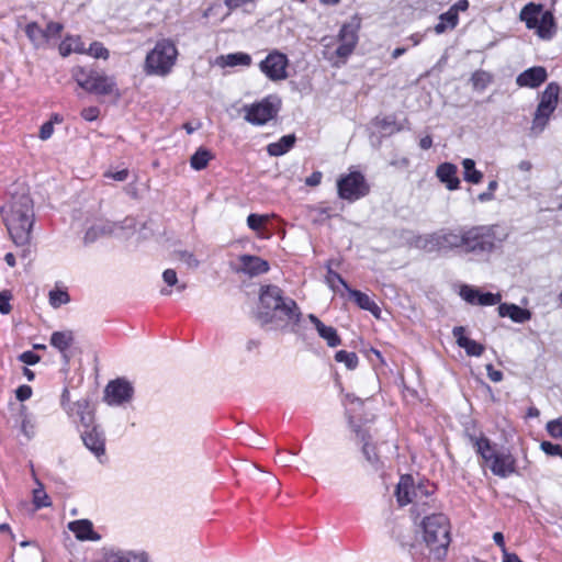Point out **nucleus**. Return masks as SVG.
<instances>
[{
	"label": "nucleus",
	"instance_id": "nucleus-60",
	"mask_svg": "<svg viewBox=\"0 0 562 562\" xmlns=\"http://www.w3.org/2000/svg\"><path fill=\"white\" fill-rule=\"evenodd\" d=\"M323 175L321 171H314L310 177L305 179L306 186L316 187L321 183Z\"/></svg>",
	"mask_w": 562,
	"mask_h": 562
},
{
	"label": "nucleus",
	"instance_id": "nucleus-32",
	"mask_svg": "<svg viewBox=\"0 0 562 562\" xmlns=\"http://www.w3.org/2000/svg\"><path fill=\"white\" fill-rule=\"evenodd\" d=\"M222 66L235 67V66H249L251 64L250 55L246 53H233L220 57Z\"/></svg>",
	"mask_w": 562,
	"mask_h": 562
},
{
	"label": "nucleus",
	"instance_id": "nucleus-12",
	"mask_svg": "<svg viewBox=\"0 0 562 562\" xmlns=\"http://www.w3.org/2000/svg\"><path fill=\"white\" fill-rule=\"evenodd\" d=\"M289 59L286 55L273 50L260 61V70L272 81L284 80L288 77L286 68Z\"/></svg>",
	"mask_w": 562,
	"mask_h": 562
},
{
	"label": "nucleus",
	"instance_id": "nucleus-43",
	"mask_svg": "<svg viewBox=\"0 0 562 562\" xmlns=\"http://www.w3.org/2000/svg\"><path fill=\"white\" fill-rule=\"evenodd\" d=\"M546 429L552 438L562 441V417L548 422Z\"/></svg>",
	"mask_w": 562,
	"mask_h": 562
},
{
	"label": "nucleus",
	"instance_id": "nucleus-31",
	"mask_svg": "<svg viewBox=\"0 0 562 562\" xmlns=\"http://www.w3.org/2000/svg\"><path fill=\"white\" fill-rule=\"evenodd\" d=\"M559 91L560 88L555 82L549 83L541 94L539 104L555 110L559 101Z\"/></svg>",
	"mask_w": 562,
	"mask_h": 562
},
{
	"label": "nucleus",
	"instance_id": "nucleus-23",
	"mask_svg": "<svg viewBox=\"0 0 562 562\" xmlns=\"http://www.w3.org/2000/svg\"><path fill=\"white\" fill-rule=\"evenodd\" d=\"M310 321L315 326L318 335L326 340L329 347L334 348L340 345V338L334 327L326 326L319 318H310Z\"/></svg>",
	"mask_w": 562,
	"mask_h": 562
},
{
	"label": "nucleus",
	"instance_id": "nucleus-21",
	"mask_svg": "<svg viewBox=\"0 0 562 562\" xmlns=\"http://www.w3.org/2000/svg\"><path fill=\"white\" fill-rule=\"evenodd\" d=\"M414 480L411 475H403L396 486V498L401 506L414 503Z\"/></svg>",
	"mask_w": 562,
	"mask_h": 562
},
{
	"label": "nucleus",
	"instance_id": "nucleus-5",
	"mask_svg": "<svg viewBox=\"0 0 562 562\" xmlns=\"http://www.w3.org/2000/svg\"><path fill=\"white\" fill-rule=\"evenodd\" d=\"M476 452L494 475L508 477L516 471V459L509 452H497L486 437L472 438Z\"/></svg>",
	"mask_w": 562,
	"mask_h": 562
},
{
	"label": "nucleus",
	"instance_id": "nucleus-7",
	"mask_svg": "<svg viewBox=\"0 0 562 562\" xmlns=\"http://www.w3.org/2000/svg\"><path fill=\"white\" fill-rule=\"evenodd\" d=\"M468 228H459L454 231L440 232L431 235L419 236L415 240V245L426 251L440 249L463 248L465 243V233Z\"/></svg>",
	"mask_w": 562,
	"mask_h": 562
},
{
	"label": "nucleus",
	"instance_id": "nucleus-1",
	"mask_svg": "<svg viewBox=\"0 0 562 562\" xmlns=\"http://www.w3.org/2000/svg\"><path fill=\"white\" fill-rule=\"evenodd\" d=\"M33 221V201L30 195L25 193L14 195L5 212L4 224L16 246H24L30 241Z\"/></svg>",
	"mask_w": 562,
	"mask_h": 562
},
{
	"label": "nucleus",
	"instance_id": "nucleus-35",
	"mask_svg": "<svg viewBox=\"0 0 562 562\" xmlns=\"http://www.w3.org/2000/svg\"><path fill=\"white\" fill-rule=\"evenodd\" d=\"M25 33L35 47H43L46 44L44 30L35 22L25 26Z\"/></svg>",
	"mask_w": 562,
	"mask_h": 562
},
{
	"label": "nucleus",
	"instance_id": "nucleus-58",
	"mask_svg": "<svg viewBox=\"0 0 562 562\" xmlns=\"http://www.w3.org/2000/svg\"><path fill=\"white\" fill-rule=\"evenodd\" d=\"M487 376L493 382H501L503 380V373L499 370L494 369L492 364L486 366Z\"/></svg>",
	"mask_w": 562,
	"mask_h": 562
},
{
	"label": "nucleus",
	"instance_id": "nucleus-15",
	"mask_svg": "<svg viewBox=\"0 0 562 562\" xmlns=\"http://www.w3.org/2000/svg\"><path fill=\"white\" fill-rule=\"evenodd\" d=\"M339 45L335 49L334 54L340 60L346 59L355 49L358 42L357 29L351 24H345L341 26L339 36Z\"/></svg>",
	"mask_w": 562,
	"mask_h": 562
},
{
	"label": "nucleus",
	"instance_id": "nucleus-62",
	"mask_svg": "<svg viewBox=\"0 0 562 562\" xmlns=\"http://www.w3.org/2000/svg\"><path fill=\"white\" fill-rule=\"evenodd\" d=\"M493 540L501 548L503 555L505 554V552H508L507 549H506L505 541H504V536H503L502 532H495L493 535Z\"/></svg>",
	"mask_w": 562,
	"mask_h": 562
},
{
	"label": "nucleus",
	"instance_id": "nucleus-22",
	"mask_svg": "<svg viewBox=\"0 0 562 562\" xmlns=\"http://www.w3.org/2000/svg\"><path fill=\"white\" fill-rule=\"evenodd\" d=\"M68 528L79 540H99V536L93 531L92 524L87 519H80L69 522Z\"/></svg>",
	"mask_w": 562,
	"mask_h": 562
},
{
	"label": "nucleus",
	"instance_id": "nucleus-19",
	"mask_svg": "<svg viewBox=\"0 0 562 562\" xmlns=\"http://www.w3.org/2000/svg\"><path fill=\"white\" fill-rule=\"evenodd\" d=\"M115 229L116 224L105 220H97L87 228L83 241L86 244L94 243L101 237L113 234Z\"/></svg>",
	"mask_w": 562,
	"mask_h": 562
},
{
	"label": "nucleus",
	"instance_id": "nucleus-42",
	"mask_svg": "<svg viewBox=\"0 0 562 562\" xmlns=\"http://www.w3.org/2000/svg\"><path fill=\"white\" fill-rule=\"evenodd\" d=\"M69 302V295L66 291L61 290H52L49 292V304L53 307H59L63 304Z\"/></svg>",
	"mask_w": 562,
	"mask_h": 562
},
{
	"label": "nucleus",
	"instance_id": "nucleus-33",
	"mask_svg": "<svg viewBox=\"0 0 562 562\" xmlns=\"http://www.w3.org/2000/svg\"><path fill=\"white\" fill-rule=\"evenodd\" d=\"M459 18L454 10L449 9L447 12L439 16V22L435 25V32L441 34L448 29H454L458 24Z\"/></svg>",
	"mask_w": 562,
	"mask_h": 562
},
{
	"label": "nucleus",
	"instance_id": "nucleus-56",
	"mask_svg": "<svg viewBox=\"0 0 562 562\" xmlns=\"http://www.w3.org/2000/svg\"><path fill=\"white\" fill-rule=\"evenodd\" d=\"M99 109L97 106H89V108H86L82 110L81 112V116L86 120V121H94L98 119L99 116Z\"/></svg>",
	"mask_w": 562,
	"mask_h": 562
},
{
	"label": "nucleus",
	"instance_id": "nucleus-34",
	"mask_svg": "<svg viewBox=\"0 0 562 562\" xmlns=\"http://www.w3.org/2000/svg\"><path fill=\"white\" fill-rule=\"evenodd\" d=\"M435 493V485L429 482L414 484L413 494L415 504H427L426 499Z\"/></svg>",
	"mask_w": 562,
	"mask_h": 562
},
{
	"label": "nucleus",
	"instance_id": "nucleus-8",
	"mask_svg": "<svg viewBox=\"0 0 562 562\" xmlns=\"http://www.w3.org/2000/svg\"><path fill=\"white\" fill-rule=\"evenodd\" d=\"M259 300L267 311L284 316H299L296 303L291 297L284 296L277 285L261 286Z\"/></svg>",
	"mask_w": 562,
	"mask_h": 562
},
{
	"label": "nucleus",
	"instance_id": "nucleus-6",
	"mask_svg": "<svg viewBox=\"0 0 562 562\" xmlns=\"http://www.w3.org/2000/svg\"><path fill=\"white\" fill-rule=\"evenodd\" d=\"M72 77L79 87L91 93L106 95L116 91L114 79L97 70L77 67L72 71Z\"/></svg>",
	"mask_w": 562,
	"mask_h": 562
},
{
	"label": "nucleus",
	"instance_id": "nucleus-3",
	"mask_svg": "<svg viewBox=\"0 0 562 562\" xmlns=\"http://www.w3.org/2000/svg\"><path fill=\"white\" fill-rule=\"evenodd\" d=\"M177 57L176 44L169 38H162L148 52L144 63V71L148 76L165 77L171 72Z\"/></svg>",
	"mask_w": 562,
	"mask_h": 562
},
{
	"label": "nucleus",
	"instance_id": "nucleus-27",
	"mask_svg": "<svg viewBox=\"0 0 562 562\" xmlns=\"http://www.w3.org/2000/svg\"><path fill=\"white\" fill-rule=\"evenodd\" d=\"M295 139L293 134L284 135L278 142L269 144L267 151L270 156H282L293 147Z\"/></svg>",
	"mask_w": 562,
	"mask_h": 562
},
{
	"label": "nucleus",
	"instance_id": "nucleus-50",
	"mask_svg": "<svg viewBox=\"0 0 562 562\" xmlns=\"http://www.w3.org/2000/svg\"><path fill=\"white\" fill-rule=\"evenodd\" d=\"M326 281L333 289L336 288L337 283L344 285L347 290L349 289L344 279L338 273L333 271L330 268L327 271Z\"/></svg>",
	"mask_w": 562,
	"mask_h": 562
},
{
	"label": "nucleus",
	"instance_id": "nucleus-16",
	"mask_svg": "<svg viewBox=\"0 0 562 562\" xmlns=\"http://www.w3.org/2000/svg\"><path fill=\"white\" fill-rule=\"evenodd\" d=\"M81 438L86 448L102 461L101 459L105 454V438L103 431L93 427L90 430H85Z\"/></svg>",
	"mask_w": 562,
	"mask_h": 562
},
{
	"label": "nucleus",
	"instance_id": "nucleus-4",
	"mask_svg": "<svg viewBox=\"0 0 562 562\" xmlns=\"http://www.w3.org/2000/svg\"><path fill=\"white\" fill-rule=\"evenodd\" d=\"M459 295L463 301L472 305H498V316H530L528 311L515 304L501 303L502 295L499 293L483 292L479 288L462 284Z\"/></svg>",
	"mask_w": 562,
	"mask_h": 562
},
{
	"label": "nucleus",
	"instance_id": "nucleus-44",
	"mask_svg": "<svg viewBox=\"0 0 562 562\" xmlns=\"http://www.w3.org/2000/svg\"><path fill=\"white\" fill-rule=\"evenodd\" d=\"M99 562H130L127 553L121 551H105Z\"/></svg>",
	"mask_w": 562,
	"mask_h": 562
},
{
	"label": "nucleus",
	"instance_id": "nucleus-41",
	"mask_svg": "<svg viewBox=\"0 0 562 562\" xmlns=\"http://www.w3.org/2000/svg\"><path fill=\"white\" fill-rule=\"evenodd\" d=\"M269 218V215L250 214L247 217V225L250 229L260 234Z\"/></svg>",
	"mask_w": 562,
	"mask_h": 562
},
{
	"label": "nucleus",
	"instance_id": "nucleus-36",
	"mask_svg": "<svg viewBox=\"0 0 562 562\" xmlns=\"http://www.w3.org/2000/svg\"><path fill=\"white\" fill-rule=\"evenodd\" d=\"M71 412H75L79 416L81 424L86 427H89L93 422V416L89 411V403L87 400L76 402L71 407Z\"/></svg>",
	"mask_w": 562,
	"mask_h": 562
},
{
	"label": "nucleus",
	"instance_id": "nucleus-55",
	"mask_svg": "<svg viewBox=\"0 0 562 562\" xmlns=\"http://www.w3.org/2000/svg\"><path fill=\"white\" fill-rule=\"evenodd\" d=\"M10 295L8 292H0V313L9 314L11 311Z\"/></svg>",
	"mask_w": 562,
	"mask_h": 562
},
{
	"label": "nucleus",
	"instance_id": "nucleus-30",
	"mask_svg": "<svg viewBox=\"0 0 562 562\" xmlns=\"http://www.w3.org/2000/svg\"><path fill=\"white\" fill-rule=\"evenodd\" d=\"M59 53L66 57L71 53H86V49L79 37L67 36L59 45Z\"/></svg>",
	"mask_w": 562,
	"mask_h": 562
},
{
	"label": "nucleus",
	"instance_id": "nucleus-40",
	"mask_svg": "<svg viewBox=\"0 0 562 562\" xmlns=\"http://www.w3.org/2000/svg\"><path fill=\"white\" fill-rule=\"evenodd\" d=\"M173 257L191 269H196L200 265V261L195 258V256L188 250H175Z\"/></svg>",
	"mask_w": 562,
	"mask_h": 562
},
{
	"label": "nucleus",
	"instance_id": "nucleus-11",
	"mask_svg": "<svg viewBox=\"0 0 562 562\" xmlns=\"http://www.w3.org/2000/svg\"><path fill=\"white\" fill-rule=\"evenodd\" d=\"M280 101L276 97H268L258 103L245 105V120L254 125H263L278 113Z\"/></svg>",
	"mask_w": 562,
	"mask_h": 562
},
{
	"label": "nucleus",
	"instance_id": "nucleus-51",
	"mask_svg": "<svg viewBox=\"0 0 562 562\" xmlns=\"http://www.w3.org/2000/svg\"><path fill=\"white\" fill-rule=\"evenodd\" d=\"M540 449L548 456H560L562 447L550 441H542Z\"/></svg>",
	"mask_w": 562,
	"mask_h": 562
},
{
	"label": "nucleus",
	"instance_id": "nucleus-49",
	"mask_svg": "<svg viewBox=\"0 0 562 562\" xmlns=\"http://www.w3.org/2000/svg\"><path fill=\"white\" fill-rule=\"evenodd\" d=\"M64 26L60 23L56 22H49L46 26V30H44V34L46 35V44L50 38H54L60 34Z\"/></svg>",
	"mask_w": 562,
	"mask_h": 562
},
{
	"label": "nucleus",
	"instance_id": "nucleus-37",
	"mask_svg": "<svg viewBox=\"0 0 562 562\" xmlns=\"http://www.w3.org/2000/svg\"><path fill=\"white\" fill-rule=\"evenodd\" d=\"M212 159V154L210 150L200 147L190 159V165L194 170H202L204 169L209 161Z\"/></svg>",
	"mask_w": 562,
	"mask_h": 562
},
{
	"label": "nucleus",
	"instance_id": "nucleus-28",
	"mask_svg": "<svg viewBox=\"0 0 562 562\" xmlns=\"http://www.w3.org/2000/svg\"><path fill=\"white\" fill-rule=\"evenodd\" d=\"M542 14L541 5L529 3L520 12V20L526 23L528 29L538 26V20Z\"/></svg>",
	"mask_w": 562,
	"mask_h": 562
},
{
	"label": "nucleus",
	"instance_id": "nucleus-38",
	"mask_svg": "<svg viewBox=\"0 0 562 562\" xmlns=\"http://www.w3.org/2000/svg\"><path fill=\"white\" fill-rule=\"evenodd\" d=\"M335 360L339 363H344L347 369L353 370L358 366V357L355 352H348L346 350H339L335 355Z\"/></svg>",
	"mask_w": 562,
	"mask_h": 562
},
{
	"label": "nucleus",
	"instance_id": "nucleus-18",
	"mask_svg": "<svg viewBox=\"0 0 562 562\" xmlns=\"http://www.w3.org/2000/svg\"><path fill=\"white\" fill-rule=\"evenodd\" d=\"M453 337L456 338L458 346L464 349L468 356L480 357L484 352V346L468 337L464 327H454Z\"/></svg>",
	"mask_w": 562,
	"mask_h": 562
},
{
	"label": "nucleus",
	"instance_id": "nucleus-52",
	"mask_svg": "<svg viewBox=\"0 0 562 562\" xmlns=\"http://www.w3.org/2000/svg\"><path fill=\"white\" fill-rule=\"evenodd\" d=\"M19 360L25 364H29V366H34L36 364L37 362H40L41 358L38 355H36L35 352L31 351V350H27V351H24L22 352L20 356H19Z\"/></svg>",
	"mask_w": 562,
	"mask_h": 562
},
{
	"label": "nucleus",
	"instance_id": "nucleus-57",
	"mask_svg": "<svg viewBox=\"0 0 562 562\" xmlns=\"http://www.w3.org/2000/svg\"><path fill=\"white\" fill-rule=\"evenodd\" d=\"M162 279L166 284L172 286L178 284L177 273L173 269H167L162 273Z\"/></svg>",
	"mask_w": 562,
	"mask_h": 562
},
{
	"label": "nucleus",
	"instance_id": "nucleus-24",
	"mask_svg": "<svg viewBox=\"0 0 562 562\" xmlns=\"http://www.w3.org/2000/svg\"><path fill=\"white\" fill-rule=\"evenodd\" d=\"M539 37L549 40L555 32L554 19L551 12H542L538 20V26L535 27Z\"/></svg>",
	"mask_w": 562,
	"mask_h": 562
},
{
	"label": "nucleus",
	"instance_id": "nucleus-29",
	"mask_svg": "<svg viewBox=\"0 0 562 562\" xmlns=\"http://www.w3.org/2000/svg\"><path fill=\"white\" fill-rule=\"evenodd\" d=\"M463 179L472 184H479L483 180V173L475 168V161L471 158L462 160Z\"/></svg>",
	"mask_w": 562,
	"mask_h": 562
},
{
	"label": "nucleus",
	"instance_id": "nucleus-9",
	"mask_svg": "<svg viewBox=\"0 0 562 562\" xmlns=\"http://www.w3.org/2000/svg\"><path fill=\"white\" fill-rule=\"evenodd\" d=\"M463 250L469 254L485 255L495 248V232L492 226H474L467 229Z\"/></svg>",
	"mask_w": 562,
	"mask_h": 562
},
{
	"label": "nucleus",
	"instance_id": "nucleus-45",
	"mask_svg": "<svg viewBox=\"0 0 562 562\" xmlns=\"http://www.w3.org/2000/svg\"><path fill=\"white\" fill-rule=\"evenodd\" d=\"M361 440L363 441V447H362V451H363V454L367 459V461L371 464V465H376L378 463V456L375 453V448L374 446H372L366 438L364 435H362V438Z\"/></svg>",
	"mask_w": 562,
	"mask_h": 562
},
{
	"label": "nucleus",
	"instance_id": "nucleus-48",
	"mask_svg": "<svg viewBox=\"0 0 562 562\" xmlns=\"http://www.w3.org/2000/svg\"><path fill=\"white\" fill-rule=\"evenodd\" d=\"M86 53L93 56L94 58L106 59L109 57V50L98 42L92 43Z\"/></svg>",
	"mask_w": 562,
	"mask_h": 562
},
{
	"label": "nucleus",
	"instance_id": "nucleus-46",
	"mask_svg": "<svg viewBox=\"0 0 562 562\" xmlns=\"http://www.w3.org/2000/svg\"><path fill=\"white\" fill-rule=\"evenodd\" d=\"M33 502L37 508L47 507L50 505L49 497L42 487L35 488L33 491Z\"/></svg>",
	"mask_w": 562,
	"mask_h": 562
},
{
	"label": "nucleus",
	"instance_id": "nucleus-10",
	"mask_svg": "<svg viewBox=\"0 0 562 562\" xmlns=\"http://www.w3.org/2000/svg\"><path fill=\"white\" fill-rule=\"evenodd\" d=\"M339 198L348 201H356L369 192V186L364 176L359 171L350 172L337 181Z\"/></svg>",
	"mask_w": 562,
	"mask_h": 562
},
{
	"label": "nucleus",
	"instance_id": "nucleus-61",
	"mask_svg": "<svg viewBox=\"0 0 562 562\" xmlns=\"http://www.w3.org/2000/svg\"><path fill=\"white\" fill-rule=\"evenodd\" d=\"M553 112L554 109L538 104L535 114H537V116L547 117L550 120Z\"/></svg>",
	"mask_w": 562,
	"mask_h": 562
},
{
	"label": "nucleus",
	"instance_id": "nucleus-63",
	"mask_svg": "<svg viewBox=\"0 0 562 562\" xmlns=\"http://www.w3.org/2000/svg\"><path fill=\"white\" fill-rule=\"evenodd\" d=\"M469 8V1L468 0H460L457 3H454L450 9L454 10V13L458 15L460 11H467Z\"/></svg>",
	"mask_w": 562,
	"mask_h": 562
},
{
	"label": "nucleus",
	"instance_id": "nucleus-47",
	"mask_svg": "<svg viewBox=\"0 0 562 562\" xmlns=\"http://www.w3.org/2000/svg\"><path fill=\"white\" fill-rule=\"evenodd\" d=\"M549 123V119L533 115L532 124L530 127V133L532 136L540 135L547 127Z\"/></svg>",
	"mask_w": 562,
	"mask_h": 562
},
{
	"label": "nucleus",
	"instance_id": "nucleus-13",
	"mask_svg": "<svg viewBox=\"0 0 562 562\" xmlns=\"http://www.w3.org/2000/svg\"><path fill=\"white\" fill-rule=\"evenodd\" d=\"M134 389L132 384L123 379L108 383L104 390V401L110 406H121L132 401Z\"/></svg>",
	"mask_w": 562,
	"mask_h": 562
},
{
	"label": "nucleus",
	"instance_id": "nucleus-25",
	"mask_svg": "<svg viewBox=\"0 0 562 562\" xmlns=\"http://www.w3.org/2000/svg\"><path fill=\"white\" fill-rule=\"evenodd\" d=\"M72 344L74 334L71 330L54 331L50 336V345L64 355Z\"/></svg>",
	"mask_w": 562,
	"mask_h": 562
},
{
	"label": "nucleus",
	"instance_id": "nucleus-2",
	"mask_svg": "<svg viewBox=\"0 0 562 562\" xmlns=\"http://www.w3.org/2000/svg\"><path fill=\"white\" fill-rule=\"evenodd\" d=\"M423 541L435 560H442L450 543V524L443 514H432L422 521Z\"/></svg>",
	"mask_w": 562,
	"mask_h": 562
},
{
	"label": "nucleus",
	"instance_id": "nucleus-39",
	"mask_svg": "<svg viewBox=\"0 0 562 562\" xmlns=\"http://www.w3.org/2000/svg\"><path fill=\"white\" fill-rule=\"evenodd\" d=\"M491 80L492 76L484 70H477L471 77L473 88L476 90H484L490 85Z\"/></svg>",
	"mask_w": 562,
	"mask_h": 562
},
{
	"label": "nucleus",
	"instance_id": "nucleus-54",
	"mask_svg": "<svg viewBox=\"0 0 562 562\" xmlns=\"http://www.w3.org/2000/svg\"><path fill=\"white\" fill-rule=\"evenodd\" d=\"M15 396L19 401L23 402L32 396V387L29 385H21L15 391Z\"/></svg>",
	"mask_w": 562,
	"mask_h": 562
},
{
	"label": "nucleus",
	"instance_id": "nucleus-17",
	"mask_svg": "<svg viewBox=\"0 0 562 562\" xmlns=\"http://www.w3.org/2000/svg\"><path fill=\"white\" fill-rule=\"evenodd\" d=\"M547 70L541 66H536L526 69L516 78V83L519 87L537 88L542 85L547 79Z\"/></svg>",
	"mask_w": 562,
	"mask_h": 562
},
{
	"label": "nucleus",
	"instance_id": "nucleus-26",
	"mask_svg": "<svg viewBox=\"0 0 562 562\" xmlns=\"http://www.w3.org/2000/svg\"><path fill=\"white\" fill-rule=\"evenodd\" d=\"M347 291L349 292L350 299H352L353 302L359 307L372 313L374 316L379 315L380 310H379L378 305L371 300V297L368 294L362 293L358 290H351V289H348Z\"/></svg>",
	"mask_w": 562,
	"mask_h": 562
},
{
	"label": "nucleus",
	"instance_id": "nucleus-20",
	"mask_svg": "<svg viewBox=\"0 0 562 562\" xmlns=\"http://www.w3.org/2000/svg\"><path fill=\"white\" fill-rule=\"evenodd\" d=\"M458 168L451 162H442L437 167L436 176L450 191L457 190L460 186V179L457 176Z\"/></svg>",
	"mask_w": 562,
	"mask_h": 562
},
{
	"label": "nucleus",
	"instance_id": "nucleus-64",
	"mask_svg": "<svg viewBox=\"0 0 562 562\" xmlns=\"http://www.w3.org/2000/svg\"><path fill=\"white\" fill-rule=\"evenodd\" d=\"M274 319L276 318H269V317L261 318L262 322H261L260 326L266 330L277 329V326L274 325Z\"/></svg>",
	"mask_w": 562,
	"mask_h": 562
},
{
	"label": "nucleus",
	"instance_id": "nucleus-53",
	"mask_svg": "<svg viewBox=\"0 0 562 562\" xmlns=\"http://www.w3.org/2000/svg\"><path fill=\"white\" fill-rule=\"evenodd\" d=\"M104 177L106 178H111L115 181H119V182H123L127 179L128 177V170L127 169H122V170H119V171H106L104 173Z\"/></svg>",
	"mask_w": 562,
	"mask_h": 562
},
{
	"label": "nucleus",
	"instance_id": "nucleus-59",
	"mask_svg": "<svg viewBox=\"0 0 562 562\" xmlns=\"http://www.w3.org/2000/svg\"><path fill=\"white\" fill-rule=\"evenodd\" d=\"M53 132H54L53 124L50 122H46L42 125V127L40 130V138L43 140H46L53 135Z\"/></svg>",
	"mask_w": 562,
	"mask_h": 562
},
{
	"label": "nucleus",
	"instance_id": "nucleus-14",
	"mask_svg": "<svg viewBox=\"0 0 562 562\" xmlns=\"http://www.w3.org/2000/svg\"><path fill=\"white\" fill-rule=\"evenodd\" d=\"M233 270L252 278L266 273L269 270V263L257 256L241 255L238 257V266L233 267Z\"/></svg>",
	"mask_w": 562,
	"mask_h": 562
}]
</instances>
